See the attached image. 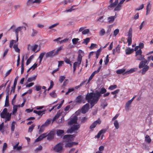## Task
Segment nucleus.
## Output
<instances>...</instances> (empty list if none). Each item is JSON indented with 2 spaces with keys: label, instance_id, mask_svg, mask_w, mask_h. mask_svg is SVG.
I'll return each mask as SVG.
<instances>
[{
  "label": "nucleus",
  "instance_id": "6ab92c4d",
  "mask_svg": "<svg viewBox=\"0 0 153 153\" xmlns=\"http://www.w3.org/2000/svg\"><path fill=\"white\" fill-rule=\"evenodd\" d=\"M131 103L132 102L129 100L126 103L125 108L126 110L128 111L129 110Z\"/></svg>",
  "mask_w": 153,
  "mask_h": 153
},
{
  "label": "nucleus",
  "instance_id": "bf43d9fd",
  "mask_svg": "<svg viewBox=\"0 0 153 153\" xmlns=\"http://www.w3.org/2000/svg\"><path fill=\"white\" fill-rule=\"evenodd\" d=\"M109 61V56L108 55H107L105 59L104 60V62L105 65H107Z\"/></svg>",
  "mask_w": 153,
  "mask_h": 153
},
{
  "label": "nucleus",
  "instance_id": "6e6552de",
  "mask_svg": "<svg viewBox=\"0 0 153 153\" xmlns=\"http://www.w3.org/2000/svg\"><path fill=\"white\" fill-rule=\"evenodd\" d=\"M101 122V121L100 119L94 121L90 126L89 128L91 131H93L94 129L96 127V126L98 124L100 125Z\"/></svg>",
  "mask_w": 153,
  "mask_h": 153
},
{
  "label": "nucleus",
  "instance_id": "4d7b16f0",
  "mask_svg": "<svg viewBox=\"0 0 153 153\" xmlns=\"http://www.w3.org/2000/svg\"><path fill=\"white\" fill-rule=\"evenodd\" d=\"M89 32V30L88 29H86L84 30L82 32V33L83 35H85L88 34Z\"/></svg>",
  "mask_w": 153,
  "mask_h": 153
},
{
  "label": "nucleus",
  "instance_id": "f704fd0d",
  "mask_svg": "<svg viewBox=\"0 0 153 153\" xmlns=\"http://www.w3.org/2000/svg\"><path fill=\"white\" fill-rule=\"evenodd\" d=\"M45 54H46L45 52H42L40 54L39 57V59L40 60V62H42L43 57Z\"/></svg>",
  "mask_w": 153,
  "mask_h": 153
},
{
  "label": "nucleus",
  "instance_id": "393cba45",
  "mask_svg": "<svg viewBox=\"0 0 153 153\" xmlns=\"http://www.w3.org/2000/svg\"><path fill=\"white\" fill-rule=\"evenodd\" d=\"M134 49H131L128 48L126 50V54L127 55H129L131 53L134 51Z\"/></svg>",
  "mask_w": 153,
  "mask_h": 153
},
{
  "label": "nucleus",
  "instance_id": "37998d69",
  "mask_svg": "<svg viewBox=\"0 0 153 153\" xmlns=\"http://www.w3.org/2000/svg\"><path fill=\"white\" fill-rule=\"evenodd\" d=\"M79 40L78 38H74L72 39V42L74 44H76Z\"/></svg>",
  "mask_w": 153,
  "mask_h": 153
},
{
  "label": "nucleus",
  "instance_id": "412c9836",
  "mask_svg": "<svg viewBox=\"0 0 153 153\" xmlns=\"http://www.w3.org/2000/svg\"><path fill=\"white\" fill-rule=\"evenodd\" d=\"M77 143L72 142L71 143H68L66 144L65 145V147H70L73 145H75L77 144Z\"/></svg>",
  "mask_w": 153,
  "mask_h": 153
},
{
  "label": "nucleus",
  "instance_id": "39448f33",
  "mask_svg": "<svg viewBox=\"0 0 153 153\" xmlns=\"http://www.w3.org/2000/svg\"><path fill=\"white\" fill-rule=\"evenodd\" d=\"M80 127L79 124H74L71 126L70 129L67 130V132L68 133H72L73 132L77 133Z\"/></svg>",
  "mask_w": 153,
  "mask_h": 153
},
{
  "label": "nucleus",
  "instance_id": "f03ea898",
  "mask_svg": "<svg viewBox=\"0 0 153 153\" xmlns=\"http://www.w3.org/2000/svg\"><path fill=\"white\" fill-rule=\"evenodd\" d=\"M63 47L61 46L58 48L56 50H53L46 53L45 54V56L46 58L48 57H53L56 56L62 50Z\"/></svg>",
  "mask_w": 153,
  "mask_h": 153
},
{
  "label": "nucleus",
  "instance_id": "ddd939ff",
  "mask_svg": "<svg viewBox=\"0 0 153 153\" xmlns=\"http://www.w3.org/2000/svg\"><path fill=\"white\" fill-rule=\"evenodd\" d=\"M55 134L54 131H51L49 133L47 134V139L48 140H51L53 138Z\"/></svg>",
  "mask_w": 153,
  "mask_h": 153
},
{
  "label": "nucleus",
  "instance_id": "de8ad7c7",
  "mask_svg": "<svg viewBox=\"0 0 153 153\" xmlns=\"http://www.w3.org/2000/svg\"><path fill=\"white\" fill-rule=\"evenodd\" d=\"M105 33V31L104 29H102L99 33V35L100 36H103Z\"/></svg>",
  "mask_w": 153,
  "mask_h": 153
},
{
  "label": "nucleus",
  "instance_id": "e2e57ef3",
  "mask_svg": "<svg viewBox=\"0 0 153 153\" xmlns=\"http://www.w3.org/2000/svg\"><path fill=\"white\" fill-rule=\"evenodd\" d=\"M37 33V32L34 29H33V32L31 34V36H34L36 35Z\"/></svg>",
  "mask_w": 153,
  "mask_h": 153
},
{
  "label": "nucleus",
  "instance_id": "69168bd1",
  "mask_svg": "<svg viewBox=\"0 0 153 153\" xmlns=\"http://www.w3.org/2000/svg\"><path fill=\"white\" fill-rule=\"evenodd\" d=\"M59 25V23H56L55 24H54L53 25H51L49 27V29H52L55 27L57 25Z\"/></svg>",
  "mask_w": 153,
  "mask_h": 153
},
{
  "label": "nucleus",
  "instance_id": "338daca9",
  "mask_svg": "<svg viewBox=\"0 0 153 153\" xmlns=\"http://www.w3.org/2000/svg\"><path fill=\"white\" fill-rule=\"evenodd\" d=\"M34 83V82H30L29 84H27L26 85V87H28L30 88L32 86H33Z\"/></svg>",
  "mask_w": 153,
  "mask_h": 153
},
{
  "label": "nucleus",
  "instance_id": "a878e982",
  "mask_svg": "<svg viewBox=\"0 0 153 153\" xmlns=\"http://www.w3.org/2000/svg\"><path fill=\"white\" fill-rule=\"evenodd\" d=\"M82 98L81 95L78 96L76 98L75 100V102L76 103H80L82 102Z\"/></svg>",
  "mask_w": 153,
  "mask_h": 153
},
{
  "label": "nucleus",
  "instance_id": "aec40b11",
  "mask_svg": "<svg viewBox=\"0 0 153 153\" xmlns=\"http://www.w3.org/2000/svg\"><path fill=\"white\" fill-rule=\"evenodd\" d=\"M118 2V0H115L114 2L110 4V5L108 7V8L109 9L110 8L115 7L117 4Z\"/></svg>",
  "mask_w": 153,
  "mask_h": 153
},
{
  "label": "nucleus",
  "instance_id": "680f3d73",
  "mask_svg": "<svg viewBox=\"0 0 153 153\" xmlns=\"http://www.w3.org/2000/svg\"><path fill=\"white\" fill-rule=\"evenodd\" d=\"M87 117H83L81 120V122L82 123H84L87 121Z\"/></svg>",
  "mask_w": 153,
  "mask_h": 153
},
{
  "label": "nucleus",
  "instance_id": "7c9ffc66",
  "mask_svg": "<svg viewBox=\"0 0 153 153\" xmlns=\"http://www.w3.org/2000/svg\"><path fill=\"white\" fill-rule=\"evenodd\" d=\"M67 112H66L65 111H61V115L62 117L61 119L62 123L64 120V116L67 114Z\"/></svg>",
  "mask_w": 153,
  "mask_h": 153
},
{
  "label": "nucleus",
  "instance_id": "8fccbe9b",
  "mask_svg": "<svg viewBox=\"0 0 153 153\" xmlns=\"http://www.w3.org/2000/svg\"><path fill=\"white\" fill-rule=\"evenodd\" d=\"M50 95L51 97H55L56 96V94L55 92V91H54L50 93Z\"/></svg>",
  "mask_w": 153,
  "mask_h": 153
},
{
  "label": "nucleus",
  "instance_id": "f257e3e1",
  "mask_svg": "<svg viewBox=\"0 0 153 153\" xmlns=\"http://www.w3.org/2000/svg\"><path fill=\"white\" fill-rule=\"evenodd\" d=\"M106 90L104 88H101L100 92H97L96 93H88L86 95L85 99L90 104L91 108L94 105L98 102L101 94H104L106 92Z\"/></svg>",
  "mask_w": 153,
  "mask_h": 153
},
{
  "label": "nucleus",
  "instance_id": "c756f323",
  "mask_svg": "<svg viewBox=\"0 0 153 153\" xmlns=\"http://www.w3.org/2000/svg\"><path fill=\"white\" fill-rule=\"evenodd\" d=\"M17 109L18 108H17V106H16V105H14L13 106L12 112L11 113L13 115L15 114L17 111Z\"/></svg>",
  "mask_w": 153,
  "mask_h": 153
},
{
  "label": "nucleus",
  "instance_id": "052dcab7",
  "mask_svg": "<svg viewBox=\"0 0 153 153\" xmlns=\"http://www.w3.org/2000/svg\"><path fill=\"white\" fill-rule=\"evenodd\" d=\"M34 126L35 125L34 124H33L31 126H30L28 128V131L31 132L33 131Z\"/></svg>",
  "mask_w": 153,
  "mask_h": 153
},
{
  "label": "nucleus",
  "instance_id": "c9c22d12",
  "mask_svg": "<svg viewBox=\"0 0 153 153\" xmlns=\"http://www.w3.org/2000/svg\"><path fill=\"white\" fill-rule=\"evenodd\" d=\"M13 48L15 50V51L18 53H19L20 51V49L18 48V45L15 44L13 46Z\"/></svg>",
  "mask_w": 153,
  "mask_h": 153
},
{
  "label": "nucleus",
  "instance_id": "6e6d98bb",
  "mask_svg": "<svg viewBox=\"0 0 153 153\" xmlns=\"http://www.w3.org/2000/svg\"><path fill=\"white\" fill-rule=\"evenodd\" d=\"M70 107L71 106L70 105L67 106L64 108V111L67 112L68 113L69 111Z\"/></svg>",
  "mask_w": 153,
  "mask_h": 153
},
{
  "label": "nucleus",
  "instance_id": "473e14b6",
  "mask_svg": "<svg viewBox=\"0 0 153 153\" xmlns=\"http://www.w3.org/2000/svg\"><path fill=\"white\" fill-rule=\"evenodd\" d=\"M125 71V69L123 68L119 69L117 71L116 73L117 74H120L123 73H124Z\"/></svg>",
  "mask_w": 153,
  "mask_h": 153
},
{
  "label": "nucleus",
  "instance_id": "cd10ccee",
  "mask_svg": "<svg viewBox=\"0 0 153 153\" xmlns=\"http://www.w3.org/2000/svg\"><path fill=\"white\" fill-rule=\"evenodd\" d=\"M64 131L61 130H58L56 131V134L58 136L62 137L63 135Z\"/></svg>",
  "mask_w": 153,
  "mask_h": 153
},
{
  "label": "nucleus",
  "instance_id": "774afa93",
  "mask_svg": "<svg viewBox=\"0 0 153 153\" xmlns=\"http://www.w3.org/2000/svg\"><path fill=\"white\" fill-rule=\"evenodd\" d=\"M35 88L36 91H40L42 87L41 86L36 85L35 86Z\"/></svg>",
  "mask_w": 153,
  "mask_h": 153
},
{
  "label": "nucleus",
  "instance_id": "f8f14e48",
  "mask_svg": "<svg viewBox=\"0 0 153 153\" xmlns=\"http://www.w3.org/2000/svg\"><path fill=\"white\" fill-rule=\"evenodd\" d=\"M75 136V135L74 134L66 135L64 136L63 138V139L66 140V141L68 142L73 140Z\"/></svg>",
  "mask_w": 153,
  "mask_h": 153
},
{
  "label": "nucleus",
  "instance_id": "7ed1b4c3",
  "mask_svg": "<svg viewBox=\"0 0 153 153\" xmlns=\"http://www.w3.org/2000/svg\"><path fill=\"white\" fill-rule=\"evenodd\" d=\"M79 51L80 53L78 55L77 59V62H74L73 64L74 71L76 70L77 66L78 67L79 66L81 63L82 57V55L83 54V52L82 51L80 50Z\"/></svg>",
  "mask_w": 153,
  "mask_h": 153
},
{
  "label": "nucleus",
  "instance_id": "5701e85b",
  "mask_svg": "<svg viewBox=\"0 0 153 153\" xmlns=\"http://www.w3.org/2000/svg\"><path fill=\"white\" fill-rule=\"evenodd\" d=\"M37 75H36L33 77L28 78L27 79L26 83H27L28 82H31L34 81Z\"/></svg>",
  "mask_w": 153,
  "mask_h": 153
},
{
  "label": "nucleus",
  "instance_id": "f3484780",
  "mask_svg": "<svg viewBox=\"0 0 153 153\" xmlns=\"http://www.w3.org/2000/svg\"><path fill=\"white\" fill-rule=\"evenodd\" d=\"M116 15L113 16H111L108 18V23L110 24L112 23L114 21L115 19L116 18Z\"/></svg>",
  "mask_w": 153,
  "mask_h": 153
},
{
  "label": "nucleus",
  "instance_id": "603ef678",
  "mask_svg": "<svg viewBox=\"0 0 153 153\" xmlns=\"http://www.w3.org/2000/svg\"><path fill=\"white\" fill-rule=\"evenodd\" d=\"M45 127V126L43 124L41 126L39 130V133H41L44 131Z\"/></svg>",
  "mask_w": 153,
  "mask_h": 153
},
{
  "label": "nucleus",
  "instance_id": "49530a36",
  "mask_svg": "<svg viewBox=\"0 0 153 153\" xmlns=\"http://www.w3.org/2000/svg\"><path fill=\"white\" fill-rule=\"evenodd\" d=\"M121 4H118L117 7L114 8V11H119L120 10L121 8Z\"/></svg>",
  "mask_w": 153,
  "mask_h": 153
},
{
  "label": "nucleus",
  "instance_id": "a19ab883",
  "mask_svg": "<svg viewBox=\"0 0 153 153\" xmlns=\"http://www.w3.org/2000/svg\"><path fill=\"white\" fill-rule=\"evenodd\" d=\"M15 124L16 122H15L13 121L12 122V123L11 125V130L12 132H13L14 130Z\"/></svg>",
  "mask_w": 153,
  "mask_h": 153
},
{
  "label": "nucleus",
  "instance_id": "a211bd4d",
  "mask_svg": "<svg viewBox=\"0 0 153 153\" xmlns=\"http://www.w3.org/2000/svg\"><path fill=\"white\" fill-rule=\"evenodd\" d=\"M106 130L105 129L101 130L99 132L97 135L95 136V137L99 138L100 137L101 135L102 134L105 133L106 132Z\"/></svg>",
  "mask_w": 153,
  "mask_h": 153
},
{
  "label": "nucleus",
  "instance_id": "0eeeda50",
  "mask_svg": "<svg viewBox=\"0 0 153 153\" xmlns=\"http://www.w3.org/2000/svg\"><path fill=\"white\" fill-rule=\"evenodd\" d=\"M142 52L141 49H139L135 52V57L137 60L141 61L145 59L144 56L142 54Z\"/></svg>",
  "mask_w": 153,
  "mask_h": 153
},
{
  "label": "nucleus",
  "instance_id": "1a4fd4ad",
  "mask_svg": "<svg viewBox=\"0 0 153 153\" xmlns=\"http://www.w3.org/2000/svg\"><path fill=\"white\" fill-rule=\"evenodd\" d=\"M62 148L63 144L62 143H59L54 147L53 150L55 152H59L62 150Z\"/></svg>",
  "mask_w": 153,
  "mask_h": 153
},
{
  "label": "nucleus",
  "instance_id": "0e129e2a",
  "mask_svg": "<svg viewBox=\"0 0 153 153\" xmlns=\"http://www.w3.org/2000/svg\"><path fill=\"white\" fill-rule=\"evenodd\" d=\"M74 88H69L68 89V90L67 92H66L65 93L66 95H67L68 94L70 93L72 91H74Z\"/></svg>",
  "mask_w": 153,
  "mask_h": 153
},
{
  "label": "nucleus",
  "instance_id": "5fc2aeb1",
  "mask_svg": "<svg viewBox=\"0 0 153 153\" xmlns=\"http://www.w3.org/2000/svg\"><path fill=\"white\" fill-rule=\"evenodd\" d=\"M117 88V86L116 85H111L109 87L108 89L111 90H112Z\"/></svg>",
  "mask_w": 153,
  "mask_h": 153
},
{
  "label": "nucleus",
  "instance_id": "9b49d317",
  "mask_svg": "<svg viewBox=\"0 0 153 153\" xmlns=\"http://www.w3.org/2000/svg\"><path fill=\"white\" fill-rule=\"evenodd\" d=\"M132 29L131 28H130L129 30L128 36V38L127 39V42L128 43V45L129 46L131 45L132 43Z\"/></svg>",
  "mask_w": 153,
  "mask_h": 153
},
{
  "label": "nucleus",
  "instance_id": "864d4df0",
  "mask_svg": "<svg viewBox=\"0 0 153 153\" xmlns=\"http://www.w3.org/2000/svg\"><path fill=\"white\" fill-rule=\"evenodd\" d=\"M65 76H60L59 79V81L60 83H62L65 79Z\"/></svg>",
  "mask_w": 153,
  "mask_h": 153
},
{
  "label": "nucleus",
  "instance_id": "79ce46f5",
  "mask_svg": "<svg viewBox=\"0 0 153 153\" xmlns=\"http://www.w3.org/2000/svg\"><path fill=\"white\" fill-rule=\"evenodd\" d=\"M151 7V4L150 2H149L147 4V5L146 7V14H147V13L149 12L150 10V7Z\"/></svg>",
  "mask_w": 153,
  "mask_h": 153
},
{
  "label": "nucleus",
  "instance_id": "b1692460",
  "mask_svg": "<svg viewBox=\"0 0 153 153\" xmlns=\"http://www.w3.org/2000/svg\"><path fill=\"white\" fill-rule=\"evenodd\" d=\"M149 68V67L147 65H146L141 71L142 74H144L146 71L148 70Z\"/></svg>",
  "mask_w": 153,
  "mask_h": 153
},
{
  "label": "nucleus",
  "instance_id": "09e8293b",
  "mask_svg": "<svg viewBox=\"0 0 153 153\" xmlns=\"http://www.w3.org/2000/svg\"><path fill=\"white\" fill-rule=\"evenodd\" d=\"M7 148V144L5 143H4L2 149V153H4V151L6 150Z\"/></svg>",
  "mask_w": 153,
  "mask_h": 153
},
{
  "label": "nucleus",
  "instance_id": "423d86ee",
  "mask_svg": "<svg viewBox=\"0 0 153 153\" xmlns=\"http://www.w3.org/2000/svg\"><path fill=\"white\" fill-rule=\"evenodd\" d=\"M23 28V26L19 27L15 29V32L16 33V40H13L10 42L9 45L10 48H12L13 46V44L18 41V33L20 31H21Z\"/></svg>",
  "mask_w": 153,
  "mask_h": 153
},
{
  "label": "nucleus",
  "instance_id": "20e7f679",
  "mask_svg": "<svg viewBox=\"0 0 153 153\" xmlns=\"http://www.w3.org/2000/svg\"><path fill=\"white\" fill-rule=\"evenodd\" d=\"M12 113H9L7 112V109L4 108L1 113V117L2 118H5L6 121L9 120L11 118Z\"/></svg>",
  "mask_w": 153,
  "mask_h": 153
},
{
  "label": "nucleus",
  "instance_id": "4be33fe9",
  "mask_svg": "<svg viewBox=\"0 0 153 153\" xmlns=\"http://www.w3.org/2000/svg\"><path fill=\"white\" fill-rule=\"evenodd\" d=\"M46 111V110H44L42 111H37L35 110H34L33 111V112L39 115H42L43 114H44L45 113V112Z\"/></svg>",
  "mask_w": 153,
  "mask_h": 153
},
{
  "label": "nucleus",
  "instance_id": "ea45409f",
  "mask_svg": "<svg viewBox=\"0 0 153 153\" xmlns=\"http://www.w3.org/2000/svg\"><path fill=\"white\" fill-rule=\"evenodd\" d=\"M90 39V38H87L85 39H83V41L82 42V43L83 44H85L86 45H87V44L89 42Z\"/></svg>",
  "mask_w": 153,
  "mask_h": 153
},
{
  "label": "nucleus",
  "instance_id": "c03bdc74",
  "mask_svg": "<svg viewBox=\"0 0 153 153\" xmlns=\"http://www.w3.org/2000/svg\"><path fill=\"white\" fill-rule=\"evenodd\" d=\"M97 21L101 22H104L103 16H101L99 17V18L97 20Z\"/></svg>",
  "mask_w": 153,
  "mask_h": 153
},
{
  "label": "nucleus",
  "instance_id": "3c124183",
  "mask_svg": "<svg viewBox=\"0 0 153 153\" xmlns=\"http://www.w3.org/2000/svg\"><path fill=\"white\" fill-rule=\"evenodd\" d=\"M4 124L3 122L0 125V131L2 133H3L4 132Z\"/></svg>",
  "mask_w": 153,
  "mask_h": 153
},
{
  "label": "nucleus",
  "instance_id": "a18cd8bd",
  "mask_svg": "<svg viewBox=\"0 0 153 153\" xmlns=\"http://www.w3.org/2000/svg\"><path fill=\"white\" fill-rule=\"evenodd\" d=\"M86 80H85L84 81H83L78 86H75V88H75L76 89H77L78 88H80L82 85H83L84 84V83L85 82H86Z\"/></svg>",
  "mask_w": 153,
  "mask_h": 153
},
{
  "label": "nucleus",
  "instance_id": "13d9d810",
  "mask_svg": "<svg viewBox=\"0 0 153 153\" xmlns=\"http://www.w3.org/2000/svg\"><path fill=\"white\" fill-rule=\"evenodd\" d=\"M44 138L42 137L41 135H40L38 138H37L35 142H38L42 140Z\"/></svg>",
  "mask_w": 153,
  "mask_h": 153
},
{
  "label": "nucleus",
  "instance_id": "dca6fc26",
  "mask_svg": "<svg viewBox=\"0 0 153 153\" xmlns=\"http://www.w3.org/2000/svg\"><path fill=\"white\" fill-rule=\"evenodd\" d=\"M38 47V45H35L33 46L28 45L27 47V49L28 50H31L35 52Z\"/></svg>",
  "mask_w": 153,
  "mask_h": 153
},
{
  "label": "nucleus",
  "instance_id": "4468645a",
  "mask_svg": "<svg viewBox=\"0 0 153 153\" xmlns=\"http://www.w3.org/2000/svg\"><path fill=\"white\" fill-rule=\"evenodd\" d=\"M89 108V105L88 103L85 104L82 108V113L83 114L85 113L88 111Z\"/></svg>",
  "mask_w": 153,
  "mask_h": 153
},
{
  "label": "nucleus",
  "instance_id": "72a5a7b5",
  "mask_svg": "<svg viewBox=\"0 0 153 153\" xmlns=\"http://www.w3.org/2000/svg\"><path fill=\"white\" fill-rule=\"evenodd\" d=\"M61 115V110H59V111L57 112L56 115L54 116V117L53 118V120H54L58 118Z\"/></svg>",
  "mask_w": 153,
  "mask_h": 153
},
{
  "label": "nucleus",
  "instance_id": "4c0bfd02",
  "mask_svg": "<svg viewBox=\"0 0 153 153\" xmlns=\"http://www.w3.org/2000/svg\"><path fill=\"white\" fill-rule=\"evenodd\" d=\"M102 48H100L99 49L97 50L96 52V58L97 59L100 54V53L101 51Z\"/></svg>",
  "mask_w": 153,
  "mask_h": 153
},
{
  "label": "nucleus",
  "instance_id": "2f4dec72",
  "mask_svg": "<svg viewBox=\"0 0 153 153\" xmlns=\"http://www.w3.org/2000/svg\"><path fill=\"white\" fill-rule=\"evenodd\" d=\"M101 68V66L100 65L99 67V68L97 69V70L95 71H94L92 73V74L91 75V76L93 77H94V75H95V74L98 73L99 72L100 70V69Z\"/></svg>",
  "mask_w": 153,
  "mask_h": 153
},
{
  "label": "nucleus",
  "instance_id": "9d476101",
  "mask_svg": "<svg viewBox=\"0 0 153 153\" xmlns=\"http://www.w3.org/2000/svg\"><path fill=\"white\" fill-rule=\"evenodd\" d=\"M78 117L76 115L72 116L70 119V120L68 122V124L71 125L73 124H76L77 123Z\"/></svg>",
  "mask_w": 153,
  "mask_h": 153
},
{
  "label": "nucleus",
  "instance_id": "c85d7f7f",
  "mask_svg": "<svg viewBox=\"0 0 153 153\" xmlns=\"http://www.w3.org/2000/svg\"><path fill=\"white\" fill-rule=\"evenodd\" d=\"M136 71V69L135 68H131L130 69V70L126 71L124 73V74H130Z\"/></svg>",
  "mask_w": 153,
  "mask_h": 153
},
{
  "label": "nucleus",
  "instance_id": "bb28decb",
  "mask_svg": "<svg viewBox=\"0 0 153 153\" xmlns=\"http://www.w3.org/2000/svg\"><path fill=\"white\" fill-rule=\"evenodd\" d=\"M145 141L146 142L149 143L151 141V139L149 136L147 134H146L145 136Z\"/></svg>",
  "mask_w": 153,
  "mask_h": 153
},
{
  "label": "nucleus",
  "instance_id": "2eb2a0df",
  "mask_svg": "<svg viewBox=\"0 0 153 153\" xmlns=\"http://www.w3.org/2000/svg\"><path fill=\"white\" fill-rule=\"evenodd\" d=\"M148 62L147 60H146L145 59L142 60L140 63L139 65V68H142L146 65V64Z\"/></svg>",
  "mask_w": 153,
  "mask_h": 153
},
{
  "label": "nucleus",
  "instance_id": "e433bc0d",
  "mask_svg": "<svg viewBox=\"0 0 153 153\" xmlns=\"http://www.w3.org/2000/svg\"><path fill=\"white\" fill-rule=\"evenodd\" d=\"M114 124L116 129H117L119 128V125L118 121L117 120H115L114 121Z\"/></svg>",
  "mask_w": 153,
  "mask_h": 153
},
{
  "label": "nucleus",
  "instance_id": "58836bf2",
  "mask_svg": "<svg viewBox=\"0 0 153 153\" xmlns=\"http://www.w3.org/2000/svg\"><path fill=\"white\" fill-rule=\"evenodd\" d=\"M51 119H48L45 123L43 124L44 125V126H47L49 125L51 123Z\"/></svg>",
  "mask_w": 153,
  "mask_h": 153
}]
</instances>
